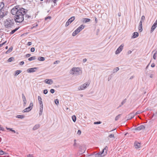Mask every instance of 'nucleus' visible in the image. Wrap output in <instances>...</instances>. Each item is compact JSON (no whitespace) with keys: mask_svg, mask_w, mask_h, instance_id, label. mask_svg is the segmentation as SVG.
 Returning <instances> with one entry per match:
<instances>
[{"mask_svg":"<svg viewBox=\"0 0 157 157\" xmlns=\"http://www.w3.org/2000/svg\"><path fill=\"white\" fill-rule=\"evenodd\" d=\"M24 9V11L18 12V14L16 15L14 17L15 21L17 22L21 23L22 22L24 19V14H26L27 11Z\"/></svg>","mask_w":157,"mask_h":157,"instance_id":"f257e3e1","label":"nucleus"},{"mask_svg":"<svg viewBox=\"0 0 157 157\" xmlns=\"http://www.w3.org/2000/svg\"><path fill=\"white\" fill-rule=\"evenodd\" d=\"M14 24V21L13 19H8L4 21V25L6 28H9Z\"/></svg>","mask_w":157,"mask_h":157,"instance_id":"f03ea898","label":"nucleus"},{"mask_svg":"<svg viewBox=\"0 0 157 157\" xmlns=\"http://www.w3.org/2000/svg\"><path fill=\"white\" fill-rule=\"evenodd\" d=\"M107 147H105V148L103 149L101 152H98L95 155V157H102L105 156L107 154Z\"/></svg>","mask_w":157,"mask_h":157,"instance_id":"7ed1b4c3","label":"nucleus"},{"mask_svg":"<svg viewBox=\"0 0 157 157\" xmlns=\"http://www.w3.org/2000/svg\"><path fill=\"white\" fill-rule=\"evenodd\" d=\"M70 74L73 75H78L82 73V72L80 70L78 67H73L70 71Z\"/></svg>","mask_w":157,"mask_h":157,"instance_id":"20e7f679","label":"nucleus"},{"mask_svg":"<svg viewBox=\"0 0 157 157\" xmlns=\"http://www.w3.org/2000/svg\"><path fill=\"white\" fill-rule=\"evenodd\" d=\"M24 11V9L23 8H21V9H19V10L16 7H15L13 8L11 10V13L13 15H17L18 14V12H20V11L23 12Z\"/></svg>","mask_w":157,"mask_h":157,"instance_id":"39448f33","label":"nucleus"},{"mask_svg":"<svg viewBox=\"0 0 157 157\" xmlns=\"http://www.w3.org/2000/svg\"><path fill=\"white\" fill-rule=\"evenodd\" d=\"M33 106V104L32 102H31L29 106L23 110L22 112L23 113H25L29 112L32 109Z\"/></svg>","mask_w":157,"mask_h":157,"instance_id":"423d86ee","label":"nucleus"},{"mask_svg":"<svg viewBox=\"0 0 157 157\" xmlns=\"http://www.w3.org/2000/svg\"><path fill=\"white\" fill-rule=\"evenodd\" d=\"M75 19V17L73 16L69 18L68 21L66 22L65 24V26L67 27Z\"/></svg>","mask_w":157,"mask_h":157,"instance_id":"0eeeda50","label":"nucleus"},{"mask_svg":"<svg viewBox=\"0 0 157 157\" xmlns=\"http://www.w3.org/2000/svg\"><path fill=\"white\" fill-rule=\"evenodd\" d=\"M124 45L122 44L116 50L115 52V54H119L122 50Z\"/></svg>","mask_w":157,"mask_h":157,"instance_id":"6e6552de","label":"nucleus"},{"mask_svg":"<svg viewBox=\"0 0 157 157\" xmlns=\"http://www.w3.org/2000/svg\"><path fill=\"white\" fill-rule=\"evenodd\" d=\"M90 83H85L82 85L81 86L78 88L79 90H83L85 89L86 87L87 86H88L89 85Z\"/></svg>","mask_w":157,"mask_h":157,"instance_id":"1a4fd4ad","label":"nucleus"},{"mask_svg":"<svg viewBox=\"0 0 157 157\" xmlns=\"http://www.w3.org/2000/svg\"><path fill=\"white\" fill-rule=\"evenodd\" d=\"M135 116V115H133V113H131L127 115L125 117L127 119V120H130L133 118Z\"/></svg>","mask_w":157,"mask_h":157,"instance_id":"9d476101","label":"nucleus"},{"mask_svg":"<svg viewBox=\"0 0 157 157\" xmlns=\"http://www.w3.org/2000/svg\"><path fill=\"white\" fill-rule=\"evenodd\" d=\"M145 127L144 125H141L135 128V130L140 131L141 130H144L145 129Z\"/></svg>","mask_w":157,"mask_h":157,"instance_id":"9b49d317","label":"nucleus"},{"mask_svg":"<svg viewBox=\"0 0 157 157\" xmlns=\"http://www.w3.org/2000/svg\"><path fill=\"white\" fill-rule=\"evenodd\" d=\"M7 11L3 12L2 11H1L0 12V19L3 18L7 15Z\"/></svg>","mask_w":157,"mask_h":157,"instance_id":"f8f14e48","label":"nucleus"},{"mask_svg":"<svg viewBox=\"0 0 157 157\" xmlns=\"http://www.w3.org/2000/svg\"><path fill=\"white\" fill-rule=\"evenodd\" d=\"M37 69L38 67H33L29 68L27 70V72L29 73L33 72H35Z\"/></svg>","mask_w":157,"mask_h":157,"instance_id":"ddd939ff","label":"nucleus"},{"mask_svg":"<svg viewBox=\"0 0 157 157\" xmlns=\"http://www.w3.org/2000/svg\"><path fill=\"white\" fill-rule=\"evenodd\" d=\"M134 146L136 148H139L140 147V144L137 141H135L134 143Z\"/></svg>","mask_w":157,"mask_h":157,"instance_id":"4468645a","label":"nucleus"},{"mask_svg":"<svg viewBox=\"0 0 157 157\" xmlns=\"http://www.w3.org/2000/svg\"><path fill=\"white\" fill-rule=\"evenodd\" d=\"M138 29L140 32H141L142 31V21H140L139 24V26L138 27Z\"/></svg>","mask_w":157,"mask_h":157,"instance_id":"2eb2a0df","label":"nucleus"},{"mask_svg":"<svg viewBox=\"0 0 157 157\" xmlns=\"http://www.w3.org/2000/svg\"><path fill=\"white\" fill-rule=\"evenodd\" d=\"M44 82L46 83L49 84H51L53 82L52 80L51 79H46L45 80Z\"/></svg>","mask_w":157,"mask_h":157,"instance_id":"dca6fc26","label":"nucleus"},{"mask_svg":"<svg viewBox=\"0 0 157 157\" xmlns=\"http://www.w3.org/2000/svg\"><path fill=\"white\" fill-rule=\"evenodd\" d=\"M156 24H154L151 27V33H152L153 31L155 30V29L157 27V25H156Z\"/></svg>","mask_w":157,"mask_h":157,"instance_id":"f3484780","label":"nucleus"},{"mask_svg":"<svg viewBox=\"0 0 157 157\" xmlns=\"http://www.w3.org/2000/svg\"><path fill=\"white\" fill-rule=\"evenodd\" d=\"M84 26L82 25L79 26L76 29L78 31V32H80L81 31L84 29Z\"/></svg>","mask_w":157,"mask_h":157,"instance_id":"a211bd4d","label":"nucleus"},{"mask_svg":"<svg viewBox=\"0 0 157 157\" xmlns=\"http://www.w3.org/2000/svg\"><path fill=\"white\" fill-rule=\"evenodd\" d=\"M139 36V33L138 32H135L133 33L132 38H134L137 37Z\"/></svg>","mask_w":157,"mask_h":157,"instance_id":"6ab92c4d","label":"nucleus"},{"mask_svg":"<svg viewBox=\"0 0 157 157\" xmlns=\"http://www.w3.org/2000/svg\"><path fill=\"white\" fill-rule=\"evenodd\" d=\"M40 126V125L39 124H37L35 125L33 127V130H35L38 129Z\"/></svg>","mask_w":157,"mask_h":157,"instance_id":"aec40b11","label":"nucleus"},{"mask_svg":"<svg viewBox=\"0 0 157 157\" xmlns=\"http://www.w3.org/2000/svg\"><path fill=\"white\" fill-rule=\"evenodd\" d=\"M90 19L89 18H84L83 19L82 22L83 23H86L90 22Z\"/></svg>","mask_w":157,"mask_h":157,"instance_id":"412c9836","label":"nucleus"},{"mask_svg":"<svg viewBox=\"0 0 157 157\" xmlns=\"http://www.w3.org/2000/svg\"><path fill=\"white\" fill-rule=\"evenodd\" d=\"M5 155V156H8V154L6 153L0 149V155Z\"/></svg>","mask_w":157,"mask_h":157,"instance_id":"4be33fe9","label":"nucleus"},{"mask_svg":"<svg viewBox=\"0 0 157 157\" xmlns=\"http://www.w3.org/2000/svg\"><path fill=\"white\" fill-rule=\"evenodd\" d=\"M4 6V3L3 2H1L0 3V11H2V9Z\"/></svg>","mask_w":157,"mask_h":157,"instance_id":"5701e85b","label":"nucleus"},{"mask_svg":"<svg viewBox=\"0 0 157 157\" xmlns=\"http://www.w3.org/2000/svg\"><path fill=\"white\" fill-rule=\"evenodd\" d=\"M25 15V20H27L28 19L30 20L31 18V16L26 14H24V15Z\"/></svg>","mask_w":157,"mask_h":157,"instance_id":"b1692460","label":"nucleus"},{"mask_svg":"<svg viewBox=\"0 0 157 157\" xmlns=\"http://www.w3.org/2000/svg\"><path fill=\"white\" fill-rule=\"evenodd\" d=\"M19 27L16 28L12 30L10 33V34L12 35L16 31L18 30Z\"/></svg>","mask_w":157,"mask_h":157,"instance_id":"393cba45","label":"nucleus"},{"mask_svg":"<svg viewBox=\"0 0 157 157\" xmlns=\"http://www.w3.org/2000/svg\"><path fill=\"white\" fill-rule=\"evenodd\" d=\"M79 32H78V31L76 29L73 32V33H72V36H75V35H76L77 34H78Z\"/></svg>","mask_w":157,"mask_h":157,"instance_id":"a878e982","label":"nucleus"},{"mask_svg":"<svg viewBox=\"0 0 157 157\" xmlns=\"http://www.w3.org/2000/svg\"><path fill=\"white\" fill-rule=\"evenodd\" d=\"M12 49H13V47H11L10 48H9L8 50L6 51V54L9 53L10 52L12 51Z\"/></svg>","mask_w":157,"mask_h":157,"instance_id":"bb28decb","label":"nucleus"},{"mask_svg":"<svg viewBox=\"0 0 157 157\" xmlns=\"http://www.w3.org/2000/svg\"><path fill=\"white\" fill-rule=\"evenodd\" d=\"M22 71L21 70H17L15 72V75L17 76Z\"/></svg>","mask_w":157,"mask_h":157,"instance_id":"cd10ccee","label":"nucleus"},{"mask_svg":"<svg viewBox=\"0 0 157 157\" xmlns=\"http://www.w3.org/2000/svg\"><path fill=\"white\" fill-rule=\"evenodd\" d=\"M38 59L39 61H44L45 60V58L43 57L40 56L38 57Z\"/></svg>","mask_w":157,"mask_h":157,"instance_id":"c85d7f7f","label":"nucleus"},{"mask_svg":"<svg viewBox=\"0 0 157 157\" xmlns=\"http://www.w3.org/2000/svg\"><path fill=\"white\" fill-rule=\"evenodd\" d=\"M38 99L39 102V104H41L42 103V98L40 96H38Z\"/></svg>","mask_w":157,"mask_h":157,"instance_id":"c756f323","label":"nucleus"},{"mask_svg":"<svg viewBox=\"0 0 157 157\" xmlns=\"http://www.w3.org/2000/svg\"><path fill=\"white\" fill-rule=\"evenodd\" d=\"M126 99H124L121 102V104L118 107V108L120 107H121V106L122 105L124 104L125 103V102L126 101Z\"/></svg>","mask_w":157,"mask_h":157,"instance_id":"7c9ffc66","label":"nucleus"},{"mask_svg":"<svg viewBox=\"0 0 157 157\" xmlns=\"http://www.w3.org/2000/svg\"><path fill=\"white\" fill-rule=\"evenodd\" d=\"M36 59V57L35 56H33L31 57L28 59V60L29 61H31L33 60H35Z\"/></svg>","mask_w":157,"mask_h":157,"instance_id":"2f4dec72","label":"nucleus"},{"mask_svg":"<svg viewBox=\"0 0 157 157\" xmlns=\"http://www.w3.org/2000/svg\"><path fill=\"white\" fill-rule=\"evenodd\" d=\"M16 117L18 118L23 119L25 117V116L24 115H18Z\"/></svg>","mask_w":157,"mask_h":157,"instance_id":"473e14b6","label":"nucleus"},{"mask_svg":"<svg viewBox=\"0 0 157 157\" xmlns=\"http://www.w3.org/2000/svg\"><path fill=\"white\" fill-rule=\"evenodd\" d=\"M72 118L73 122H75L76 120V116L75 115L72 116Z\"/></svg>","mask_w":157,"mask_h":157,"instance_id":"72a5a7b5","label":"nucleus"},{"mask_svg":"<svg viewBox=\"0 0 157 157\" xmlns=\"http://www.w3.org/2000/svg\"><path fill=\"white\" fill-rule=\"evenodd\" d=\"M121 114H120L118 115L117 116L115 117V120L116 121H117L119 118H120L121 116Z\"/></svg>","mask_w":157,"mask_h":157,"instance_id":"f704fd0d","label":"nucleus"},{"mask_svg":"<svg viewBox=\"0 0 157 157\" xmlns=\"http://www.w3.org/2000/svg\"><path fill=\"white\" fill-rule=\"evenodd\" d=\"M22 98L23 102H26V98L23 94H22Z\"/></svg>","mask_w":157,"mask_h":157,"instance_id":"c9c22d12","label":"nucleus"},{"mask_svg":"<svg viewBox=\"0 0 157 157\" xmlns=\"http://www.w3.org/2000/svg\"><path fill=\"white\" fill-rule=\"evenodd\" d=\"M119 69V68L118 67H117L115 69H114L113 70V73H114L115 72H117V71H118Z\"/></svg>","mask_w":157,"mask_h":157,"instance_id":"e433bc0d","label":"nucleus"},{"mask_svg":"<svg viewBox=\"0 0 157 157\" xmlns=\"http://www.w3.org/2000/svg\"><path fill=\"white\" fill-rule=\"evenodd\" d=\"M14 59V58L13 57H10L8 59V62H11Z\"/></svg>","mask_w":157,"mask_h":157,"instance_id":"4c0bfd02","label":"nucleus"},{"mask_svg":"<svg viewBox=\"0 0 157 157\" xmlns=\"http://www.w3.org/2000/svg\"><path fill=\"white\" fill-rule=\"evenodd\" d=\"M157 54V51H156L155 52L153 56V58L154 59H156V55Z\"/></svg>","mask_w":157,"mask_h":157,"instance_id":"58836bf2","label":"nucleus"},{"mask_svg":"<svg viewBox=\"0 0 157 157\" xmlns=\"http://www.w3.org/2000/svg\"><path fill=\"white\" fill-rule=\"evenodd\" d=\"M145 17L143 15L141 17L140 21H142V22H143L145 20Z\"/></svg>","mask_w":157,"mask_h":157,"instance_id":"ea45409f","label":"nucleus"},{"mask_svg":"<svg viewBox=\"0 0 157 157\" xmlns=\"http://www.w3.org/2000/svg\"><path fill=\"white\" fill-rule=\"evenodd\" d=\"M6 128L7 130H10V131L13 132L14 133H15L16 132L15 131V130H13L12 129V128H8L7 127H6Z\"/></svg>","mask_w":157,"mask_h":157,"instance_id":"a19ab883","label":"nucleus"},{"mask_svg":"<svg viewBox=\"0 0 157 157\" xmlns=\"http://www.w3.org/2000/svg\"><path fill=\"white\" fill-rule=\"evenodd\" d=\"M55 104L57 105H58L59 104V100L58 99H56L55 100Z\"/></svg>","mask_w":157,"mask_h":157,"instance_id":"79ce46f5","label":"nucleus"},{"mask_svg":"<svg viewBox=\"0 0 157 157\" xmlns=\"http://www.w3.org/2000/svg\"><path fill=\"white\" fill-rule=\"evenodd\" d=\"M108 137L109 138H115L114 135V134H110L108 136Z\"/></svg>","mask_w":157,"mask_h":157,"instance_id":"37998d69","label":"nucleus"},{"mask_svg":"<svg viewBox=\"0 0 157 157\" xmlns=\"http://www.w3.org/2000/svg\"><path fill=\"white\" fill-rule=\"evenodd\" d=\"M101 123V122L100 121L95 122H94V124H100Z\"/></svg>","mask_w":157,"mask_h":157,"instance_id":"c03bdc74","label":"nucleus"},{"mask_svg":"<svg viewBox=\"0 0 157 157\" xmlns=\"http://www.w3.org/2000/svg\"><path fill=\"white\" fill-rule=\"evenodd\" d=\"M48 92V91L47 90L45 89L44 90L43 93L44 94H47Z\"/></svg>","mask_w":157,"mask_h":157,"instance_id":"a18cd8bd","label":"nucleus"},{"mask_svg":"<svg viewBox=\"0 0 157 157\" xmlns=\"http://www.w3.org/2000/svg\"><path fill=\"white\" fill-rule=\"evenodd\" d=\"M30 51L31 52H33L35 51V48H31Z\"/></svg>","mask_w":157,"mask_h":157,"instance_id":"49530a36","label":"nucleus"},{"mask_svg":"<svg viewBox=\"0 0 157 157\" xmlns=\"http://www.w3.org/2000/svg\"><path fill=\"white\" fill-rule=\"evenodd\" d=\"M51 18V17L50 16H48L45 18V20H47L48 19H50Z\"/></svg>","mask_w":157,"mask_h":157,"instance_id":"de8ad7c7","label":"nucleus"},{"mask_svg":"<svg viewBox=\"0 0 157 157\" xmlns=\"http://www.w3.org/2000/svg\"><path fill=\"white\" fill-rule=\"evenodd\" d=\"M48 0H47V1H48ZM49 0V2L50 1H52V2H53L54 3H56V2L57 1V0Z\"/></svg>","mask_w":157,"mask_h":157,"instance_id":"09e8293b","label":"nucleus"},{"mask_svg":"<svg viewBox=\"0 0 157 157\" xmlns=\"http://www.w3.org/2000/svg\"><path fill=\"white\" fill-rule=\"evenodd\" d=\"M51 93L53 94L55 92V90L53 89H51L50 91Z\"/></svg>","mask_w":157,"mask_h":157,"instance_id":"8fccbe9b","label":"nucleus"},{"mask_svg":"<svg viewBox=\"0 0 157 157\" xmlns=\"http://www.w3.org/2000/svg\"><path fill=\"white\" fill-rule=\"evenodd\" d=\"M81 131L80 130H78L77 132V134L79 135H80L81 134Z\"/></svg>","mask_w":157,"mask_h":157,"instance_id":"3c124183","label":"nucleus"},{"mask_svg":"<svg viewBox=\"0 0 157 157\" xmlns=\"http://www.w3.org/2000/svg\"><path fill=\"white\" fill-rule=\"evenodd\" d=\"M31 54H27L26 55V57L28 58L31 56Z\"/></svg>","mask_w":157,"mask_h":157,"instance_id":"603ef678","label":"nucleus"},{"mask_svg":"<svg viewBox=\"0 0 157 157\" xmlns=\"http://www.w3.org/2000/svg\"><path fill=\"white\" fill-rule=\"evenodd\" d=\"M59 62V61L58 60L56 61H55L53 63L54 64H56V63H58Z\"/></svg>","mask_w":157,"mask_h":157,"instance_id":"864d4df0","label":"nucleus"},{"mask_svg":"<svg viewBox=\"0 0 157 157\" xmlns=\"http://www.w3.org/2000/svg\"><path fill=\"white\" fill-rule=\"evenodd\" d=\"M24 63V61H21L20 62V65H23Z\"/></svg>","mask_w":157,"mask_h":157,"instance_id":"5fc2aeb1","label":"nucleus"},{"mask_svg":"<svg viewBox=\"0 0 157 157\" xmlns=\"http://www.w3.org/2000/svg\"><path fill=\"white\" fill-rule=\"evenodd\" d=\"M0 130H2V131H4V128L2 127L1 125H0Z\"/></svg>","mask_w":157,"mask_h":157,"instance_id":"6e6d98bb","label":"nucleus"},{"mask_svg":"<svg viewBox=\"0 0 157 157\" xmlns=\"http://www.w3.org/2000/svg\"><path fill=\"white\" fill-rule=\"evenodd\" d=\"M31 44H32V43H31V42H28L27 43V45L28 46H30V45H31Z\"/></svg>","mask_w":157,"mask_h":157,"instance_id":"4d7b16f0","label":"nucleus"},{"mask_svg":"<svg viewBox=\"0 0 157 157\" xmlns=\"http://www.w3.org/2000/svg\"><path fill=\"white\" fill-rule=\"evenodd\" d=\"M155 66V64L154 63H152L151 65V67H154Z\"/></svg>","mask_w":157,"mask_h":157,"instance_id":"13d9d810","label":"nucleus"},{"mask_svg":"<svg viewBox=\"0 0 157 157\" xmlns=\"http://www.w3.org/2000/svg\"><path fill=\"white\" fill-rule=\"evenodd\" d=\"M34 25L33 26V28H35L37 26H38V24H36V25L34 24Z\"/></svg>","mask_w":157,"mask_h":157,"instance_id":"bf43d9fd","label":"nucleus"},{"mask_svg":"<svg viewBox=\"0 0 157 157\" xmlns=\"http://www.w3.org/2000/svg\"><path fill=\"white\" fill-rule=\"evenodd\" d=\"M95 20L96 23H97L98 22V19L97 17H95Z\"/></svg>","mask_w":157,"mask_h":157,"instance_id":"052dcab7","label":"nucleus"},{"mask_svg":"<svg viewBox=\"0 0 157 157\" xmlns=\"http://www.w3.org/2000/svg\"><path fill=\"white\" fill-rule=\"evenodd\" d=\"M40 108H43V103H41V104H40Z\"/></svg>","mask_w":157,"mask_h":157,"instance_id":"680f3d73","label":"nucleus"},{"mask_svg":"<svg viewBox=\"0 0 157 157\" xmlns=\"http://www.w3.org/2000/svg\"><path fill=\"white\" fill-rule=\"evenodd\" d=\"M43 110V108H40V111L42 112Z\"/></svg>","mask_w":157,"mask_h":157,"instance_id":"e2e57ef3","label":"nucleus"},{"mask_svg":"<svg viewBox=\"0 0 157 157\" xmlns=\"http://www.w3.org/2000/svg\"><path fill=\"white\" fill-rule=\"evenodd\" d=\"M140 113V112H139V111H137V112L136 113H135V114H133V115H135H135H137V114H139V113Z\"/></svg>","mask_w":157,"mask_h":157,"instance_id":"0e129e2a","label":"nucleus"},{"mask_svg":"<svg viewBox=\"0 0 157 157\" xmlns=\"http://www.w3.org/2000/svg\"><path fill=\"white\" fill-rule=\"evenodd\" d=\"M86 61H87V59L86 58H85V59H83V62H86Z\"/></svg>","mask_w":157,"mask_h":157,"instance_id":"69168bd1","label":"nucleus"},{"mask_svg":"<svg viewBox=\"0 0 157 157\" xmlns=\"http://www.w3.org/2000/svg\"><path fill=\"white\" fill-rule=\"evenodd\" d=\"M28 157H33L32 155L29 154L28 155Z\"/></svg>","mask_w":157,"mask_h":157,"instance_id":"338daca9","label":"nucleus"},{"mask_svg":"<svg viewBox=\"0 0 157 157\" xmlns=\"http://www.w3.org/2000/svg\"><path fill=\"white\" fill-rule=\"evenodd\" d=\"M118 16L119 17H120V16H121V13L120 12L119 13H118Z\"/></svg>","mask_w":157,"mask_h":157,"instance_id":"774afa93","label":"nucleus"}]
</instances>
